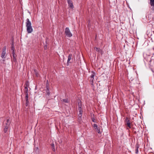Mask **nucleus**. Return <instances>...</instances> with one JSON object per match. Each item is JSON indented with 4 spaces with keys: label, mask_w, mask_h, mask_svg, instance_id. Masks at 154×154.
Masks as SVG:
<instances>
[{
    "label": "nucleus",
    "mask_w": 154,
    "mask_h": 154,
    "mask_svg": "<svg viewBox=\"0 0 154 154\" xmlns=\"http://www.w3.org/2000/svg\"><path fill=\"white\" fill-rule=\"evenodd\" d=\"M26 27L27 31L28 33H31L33 31V29L31 26V22L28 18L26 19Z\"/></svg>",
    "instance_id": "f257e3e1"
},
{
    "label": "nucleus",
    "mask_w": 154,
    "mask_h": 154,
    "mask_svg": "<svg viewBox=\"0 0 154 154\" xmlns=\"http://www.w3.org/2000/svg\"><path fill=\"white\" fill-rule=\"evenodd\" d=\"M149 60V67L151 69H154V60L151 59V57H148Z\"/></svg>",
    "instance_id": "f03ea898"
},
{
    "label": "nucleus",
    "mask_w": 154,
    "mask_h": 154,
    "mask_svg": "<svg viewBox=\"0 0 154 154\" xmlns=\"http://www.w3.org/2000/svg\"><path fill=\"white\" fill-rule=\"evenodd\" d=\"M64 33L66 35L69 37H71L72 35L68 27H66L65 28Z\"/></svg>",
    "instance_id": "7ed1b4c3"
},
{
    "label": "nucleus",
    "mask_w": 154,
    "mask_h": 154,
    "mask_svg": "<svg viewBox=\"0 0 154 154\" xmlns=\"http://www.w3.org/2000/svg\"><path fill=\"white\" fill-rule=\"evenodd\" d=\"M11 122L10 119H7L5 123V128H10V125Z\"/></svg>",
    "instance_id": "20e7f679"
},
{
    "label": "nucleus",
    "mask_w": 154,
    "mask_h": 154,
    "mask_svg": "<svg viewBox=\"0 0 154 154\" xmlns=\"http://www.w3.org/2000/svg\"><path fill=\"white\" fill-rule=\"evenodd\" d=\"M91 72L92 74L90 76L91 79H90V81L91 82V84L93 85L94 83L93 80L94 79V77L95 75V73L94 71H92Z\"/></svg>",
    "instance_id": "39448f33"
},
{
    "label": "nucleus",
    "mask_w": 154,
    "mask_h": 154,
    "mask_svg": "<svg viewBox=\"0 0 154 154\" xmlns=\"http://www.w3.org/2000/svg\"><path fill=\"white\" fill-rule=\"evenodd\" d=\"M130 119H129L128 117H126L125 119L126 124L127 125V126L128 127L130 128H131Z\"/></svg>",
    "instance_id": "423d86ee"
},
{
    "label": "nucleus",
    "mask_w": 154,
    "mask_h": 154,
    "mask_svg": "<svg viewBox=\"0 0 154 154\" xmlns=\"http://www.w3.org/2000/svg\"><path fill=\"white\" fill-rule=\"evenodd\" d=\"M6 47H5L3 49L2 52L1 54V57L2 58H5V56L6 54Z\"/></svg>",
    "instance_id": "0eeeda50"
},
{
    "label": "nucleus",
    "mask_w": 154,
    "mask_h": 154,
    "mask_svg": "<svg viewBox=\"0 0 154 154\" xmlns=\"http://www.w3.org/2000/svg\"><path fill=\"white\" fill-rule=\"evenodd\" d=\"M93 127H94L95 129L96 130V131L99 134H100V130L99 128L98 127L97 125L95 124H94L92 125Z\"/></svg>",
    "instance_id": "6e6552de"
},
{
    "label": "nucleus",
    "mask_w": 154,
    "mask_h": 154,
    "mask_svg": "<svg viewBox=\"0 0 154 154\" xmlns=\"http://www.w3.org/2000/svg\"><path fill=\"white\" fill-rule=\"evenodd\" d=\"M72 57V54H69L68 56V60H67V66L69 65V63H70V61Z\"/></svg>",
    "instance_id": "1a4fd4ad"
},
{
    "label": "nucleus",
    "mask_w": 154,
    "mask_h": 154,
    "mask_svg": "<svg viewBox=\"0 0 154 154\" xmlns=\"http://www.w3.org/2000/svg\"><path fill=\"white\" fill-rule=\"evenodd\" d=\"M79 111V113L78 114V120L79 121H81L82 120V114L83 112V110L82 111Z\"/></svg>",
    "instance_id": "9d476101"
},
{
    "label": "nucleus",
    "mask_w": 154,
    "mask_h": 154,
    "mask_svg": "<svg viewBox=\"0 0 154 154\" xmlns=\"http://www.w3.org/2000/svg\"><path fill=\"white\" fill-rule=\"evenodd\" d=\"M78 106L79 111H82V103L80 101L78 102Z\"/></svg>",
    "instance_id": "9b49d317"
},
{
    "label": "nucleus",
    "mask_w": 154,
    "mask_h": 154,
    "mask_svg": "<svg viewBox=\"0 0 154 154\" xmlns=\"http://www.w3.org/2000/svg\"><path fill=\"white\" fill-rule=\"evenodd\" d=\"M67 3L68 4V6L69 8H70L72 9H73L74 8V6L72 1H71L70 2V1L69 2H68Z\"/></svg>",
    "instance_id": "f8f14e48"
},
{
    "label": "nucleus",
    "mask_w": 154,
    "mask_h": 154,
    "mask_svg": "<svg viewBox=\"0 0 154 154\" xmlns=\"http://www.w3.org/2000/svg\"><path fill=\"white\" fill-rule=\"evenodd\" d=\"M24 92L26 96H28V88H26V87H25L24 89Z\"/></svg>",
    "instance_id": "ddd939ff"
},
{
    "label": "nucleus",
    "mask_w": 154,
    "mask_h": 154,
    "mask_svg": "<svg viewBox=\"0 0 154 154\" xmlns=\"http://www.w3.org/2000/svg\"><path fill=\"white\" fill-rule=\"evenodd\" d=\"M28 96H25V100H26V106H27L29 104V102L28 101Z\"/></svg>",
    "instance_id": "4468645a"
},
{
    "label": "nucleus",
    "mask_w": 154,
    "mask_h": 154,
    "mask_svg": "<svg viewBox=\"0 0 154 154\" xmlns=\"http://www.w3.org/2000/svg\"><path fill=\"white\" fill-rule=\"evenodd\" d=\"M139 145L137 143L135 146V152L136 154H137L138 151V149L139 148Z\"/></svg>",
    "instance_id": "2eb2a0df"
},
{
    "label": "nucleus",
    "mask_w": 154,
    "mask_h": 154,
    "mask_svg": "<svg viewBox=\"0 0 154 154\" xmlns=\"http://www.w3.org/2000/svg\"><path fill=\"white\" fill-rule=\"evenodd\" d=\"M91 119L92 121L94 122H96V121L94 118V114H91Z\"/></svg>",
    "instance_id": "dca6fc26"
},
{
    "label": "nucleus",
    "mask_w": 154,
    "mask_h": 154,
    "mask_svg": "<svg viewBox=\"0 0 154 154\" xmlns=\"http://www.w3.org/2000/svg\"><path fill=\"white\" fill-rule=\"evenodd\" d=\"M29 86V84L28 81H26L24 85V87H26V88H28Z\"/></svg>",
    "instance_id": "f3484780"
},
{
    "label": "nucleus",
    "mask_w": 154,
    "mask_h": 154,
    "mask_svg": "<svg viewBox=\"0 0 154 154\" xmlns=\"http://www.w3.org/2000/svg\"><path fill=\"white\" fill-rule=\"evenodd\" d=\"M51 147L52 149V150L53 151H54V152H55V146H54V143H52L51 144Z\"/></svg>",
    "instance_id": "a211bd4d"
},
{
    "label": "nucleus",
    "mask_w": 154,
    "mask_h": 154,
    "mask_svg": "<svg viewBox=\"0 0 154 154\" xmlns=\"http://www.w3.org/2000/svg\"><path fill=\"white\" fill-rule=\"evenodd\" d=\"M11 49L12 51V54L14 53L15 49L13 45H12Z\"/></svg>",
    "instance_id": "6ab92c4d"
},
{
    "label": "nucleus",
    "mask_w": 154,
    "mask_h": 154,
    "mask_svg": "<svg viewBox=\"0 0 154 154\" xmlns=\"http://www.w3.org/2000/svg\"><path fill=\"white\" fill-rule=\"evenodd\" d=\"M94 49L95 50H96V51L98 52H100V51H101V49L99 48L95 47Z\"/></svg>",
    "instance_id": "aec40b11"
},
{
    "label": "nucleus",
    "mask_w": 154,
    "mask_h": 154,
    "mask_svg": "<svg viewBox=\"0 0 154 154\" xmlns=\"http://www.w3.org/2000/svg\"><path fill=\"white\" fill-rule=\"evenodd\" d=\"M149 57H151L150 56H148L144 57L145 60L147 62H149V60L148 58Z\"/></svg>",
    "instance_id": "412c9836"
},
{
    "label": "nucleus",
    "mask_w": 154,
    "mask_h": 154,
    "mask_svg": "<svg viewBox=\"0 0 154 154\" xmlns=\"http://www.w3.org/2000/svg\"><path fill=\"white\" fill-rule=\"evenodd\" d=\"M9 129V128H4V132L5 133H6Z\"/></svg>",
    "instance_id": "4be33fe9"
},
{
    "label": "nucleus",
    "mask_w": 154,
    "mask_h": 154,
    "mask_svg": "<svg viewBox=\"0 0 154 154\" xmlns=\"http://www.w3.org/2000/svg\"><path fill=\"white\" fill-rule=\"evenodd\" d=\"M63 101L65 103H68L69 102V100L68 99H63Z\"/></svg>",
    "instance_id": "5701e85b"
},
{
    "label": "nucleus",
    "mask_w": 154,
    "mask_h": 154,
    "mask_svg": "<svg viewBox=\"0 0 154 154\" xmlns=\"http://www.w3.org/2000/svg\"><path fill=\"white\" fill-rule=\"evenodd\" d=\"M151 15L150 14H148V18L149 20H150L151 19H152V18H153V17H151Z\"/></svg>",
    "instance_id": "b1692460"
},
{
    "label": "nucleus",
    "mask_w": 154,
    "mask_h": 154,
    "mask_svg": "<svg viewBox=\"0 0 154 154\" xmlns=\"http://www.w3.org/2000/svg\"><path fill=\"white\" fill-rule=\"evenodd\" d=\"M13 54V56L14 58V62L16 60V57H15V52H14V53L12 54Z\"/></svg>",
    "instance_id": "393cba45"
},
{
    "label": "nucleus",
    "mask_w": 154,
    "mask_h": 154,
    "mask_svg": "<svg viewBox=\"0 0 154 154\" xmlns=\"http://www.w3.org/2000/svg\"><path fill=\"white\" fill-rule=\"evenodd\" d=\"M100 53L101 55H102L103 54V51L101 49V51H100Z\"/></svg>",
    "instance_id": "a878e982"
},
{
    "label": "nucleus",
    "mask_w": 154,
    "mask_h": 154,
    "mask_svg": "<svg viewBox=\"0 0 154 154\" xmlns=\"http://www.w3.org/2000/svg\"><path fill=\"white\" fill-rule=\"evenodd\" d=\"M46 93H47V94L48 95H49V94H50V93L49 92V91H48V90H46Z\"/></svg>",
    "instance_id": "bb28decb"
},
{
    "label": "nucleus",
    "mask_w": 154,
    "mask_h": 154,
    "mask_svg": "<svg viewBox=\"0 0 154 154\" xmlns=\"http://www.w3.org/2000/svg\"><path fill=\"white\" fill-rule=\"evenodd\" d=\"M46 88L47 90H48V91H49V87H48V85H46Z\"/></svg>",
    "instance_id": "cd10ccee"
},
{
    "label": "nucleus",
    "mask_w": 154,
    "mask_h": 154,
    "mask_svg": "<svg viewBox=\"0 0 154 154\" xmlns=\"http://www.w3.org/2000/svg\"><path fill=\"white\" fill-rule=\"evenodd\" d=\"M67 0V2H70L71 1H72L71 0Z\"/></svg>",
    "instance_id": "c85d7f7f"
},
{
    "label": "nucleus",
    "mask_w": 154,
    "mask_h": 154,
    "mask_svg": "<svg viewBox=\"0 0 154 154\" xmlns=\"http://www.w3.org/2000/svg\"><path fill=\"white\" fill-rule=\"evenodd\" d=\"M47 48V46H45V47H44V49H46Z\"/></svg>",
    "instance_id": "c756f323"
},
{
    "label": "nucleus",
    "mask_w": 154,
    "mask_h": 154,
    "mask_svg": "<svg viewBox=\"0 0 154 154\" xmlns=\"http://www.w3.org/2000/svg\"><path fill=\"white\" fill-rule=\"evenodd\" d=\"M47 84L48 85V80L47 81L46 85H47Z\"/></svg>",
    "instance_id": "7c9ffc66"
},
{
    "label": "nucleus",
    "mask_w": 154,
    "mask_h": 154,
    "mask_svg": "<svg viewBox=\"0 0 154 154\" xmlns=\"http://www.w3.org/2000/svg\"><path fill=\"white\" fill-rule=\"evenodd\" d=\"M36 76H38V74H37V73H36Z\"/></svg>",
    "instance_id": "2f4dec72"
}]
</instances>
